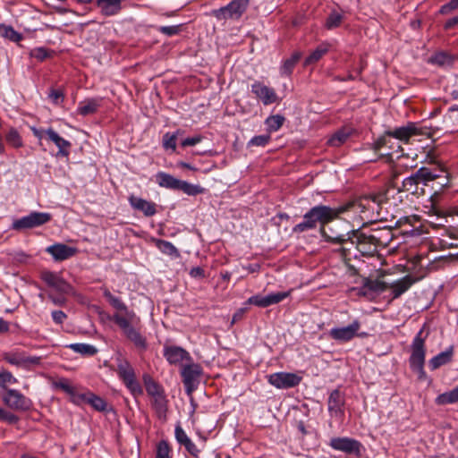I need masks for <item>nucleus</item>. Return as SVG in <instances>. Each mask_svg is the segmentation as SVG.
<instances>
[{
  "instance_id": "62",
  "label": "nucleus",
  "mask_w": 458,
  "mask_h": 458,
  "mask_svg": "<svg viewBox=\"0 0 458 458\" xmlns=\"http://www.w3.org/2000/svg\"><path fill=\"white\" fill-rule=\"evenodd\" d=\"M48 298L55 305L63 306L65 303V299L64 297H55L51 294L48 295Z\"/></svg>"
},
{
  "instance_id": "16",
  "label": "nucleus",
  "mask_w": 458,
  "mask_h": 458,
  "mask_svg": "<svg viewBox=\"0 0 458 458\" xmlns=\"http://www.w3.org/2000/svg\"><path fill=\"white\" fill-rule=\"evenodd\" d=\"M345 397L339 390H333L328 396L327 410L332 417L342 418L344 415Z\"/></svg>"
},
{
  "instance_id": "60",
  "label": "nucleus",
  "mask_w": 458,
  "mask_h": 458,
  "mask_svg": "<svg viewBox=\"0 0 458 458\" xmlns=\"http://www.w3.org/2000/svg\"><path fill=\"white\" fill-rule=\"evenodd\" d=\"M3 420L9 422L10 424H14L18 421V417L9 411H6Z\"/></svg>"
},
{
  "instance_id": "56",
  "label": "nucleus",
  "mask_w": 458,
  "mask_h": 458,
  "mask_svg": "<svg viewBox=\"0 0 458 458\" xmlns=\"http://www.w3.org/2000/svg\"><path fill=\"white\" fill-rule=\"evenodd\" d=\"M158 30L166 36H174L180 32V26H162Z\"/></svg>"
},
{
  "instance_id": "27",
  "label": "nucleus",
  "mask_w": 458,
  "mask_h": 458,
  "mask_svg": "<svg viewBox=\"0 0 458 458\" xmlns=\"http://www.w3.org/2000/svg\"><path fill=\"white\" fill-rule=\"evenodd\" d=\"M103 295L113 308L122 312L119 313L122 318H129V314L135 313L133 310H130L120 298L113 295L107 288L103 290Z\"/></svg>"
},
{
  "instance_id": "19",
  "label": "nucleus",
  "mask_w": 458,
  "mask_h": 458,
  "mask_svg": "<svg viewBox=\"0 0 458 458\" xmlns=\"http://www.w3.org/2000/svg\"><path fill=\"white\" fill-rule=\"evenodd\" d=\"M361 287L359 289L352 288V291H358L359 295H371L373 293H380L388 289V284L377 279H370L364 277L362 279Z\"/></svg>"
},
{
  "instance_id": "25",
  "label": "nucleus",
  "mask_w": 458,
  "mask_h": 458,
  "mask_svg": "<svg viewBox=\"0 0 458 458\" xmlns=\"http://www.w3.org/2000/svg\"><path fill=\"white\" fill-rule=\"evenodd\" d=\"M79 402L77 404L89 403L98 411H104L106 409V402L100 396L87 391L81 393V396H77Z\"/></svg>"
},
{
  "instance_id": "57",
  "label": "nucleus",
  "mask_w": 458,
  "mask_h": 458,
  "mask_svg": "<svg viewBox=\"0 0 458 458\" xmlns=\"http://www.w3.org/2000/svg\"><path fill=\"white\" fill-rule=\"evenodd\" d=\"M202 139L203 138L200 135H195L193 137H188V138L184 139L182 141V146L184 147V148L185 147H190V146H195L198 143L201 142Z\"/></svg>"
},
{
  "instance_id": "3",
  "label": "nucleus",
  "mask_w": 458,
  "mask_h": 458,
  "mask_svg": "<svg viewBox=\"0 0 458 458\" xmlns=\"http://www.w3.org/2000/svg\"><path fill=\"white\" fill-rule=\"evenodd\" d=\"M112 320L121 328L126 339L131 342L138 350H147V339L141 334L140 319L135 313L129 314V318H122L117 312L113 315Z\"/></svg>"
},
{
  "instance_id": "53",
  "label": "nucleus",
  "mask_w": 458,
  "mask_h": 458,
  "mask_svg": "<svg viewBox=\"0 0 458 458\" xmlns=\"http://www.w3.org/2000/svg\"><path fill=\"white\" fill-rule=\"evenodd\" d=\"M48 98L54 104L58 105L63 103L64 99V94L61 89H52L48 94Z\"/></svg>"
},
{
  "instance_id": "50",
  "label": "nucleus",
  "mask_w": 458,
  "mask_h": 458,
  "mask_svg": "<svg viewBox=\"0 0 458 458\" xmlns=\"http://www.w3.org/2000/svg\"><path fill=\"white\" fill-rule=\"evenodd\" d=\"M170 447L166 441H160L157 446L156 458H171L169 455Z\"/></svg>"
},
{
  "instance_id": "24",
  "label": "nucleus",
  "mask_w": 458,
  "mask_h": 458,
  "mask_svg": "<svg viewBox=\"0 0 458 458\" xmlns=\"http://www.w3.org/2000/svg\"><path fill=\"white\" fill-rule=\"evenodd\" d=\"M415 282L416 279L408 275L388 284V288L392 290V298H399L407 292Z\"/></svg>"
},
{
  "instance_id": "30",
  "label": "nucleus",
  "mask_w": 458,
  "mask_h": 458,
  "mask_svg": "<svg viewBox=\"0 0 458 458\" xmlns=\"http://www.w3.org/2000/svg\"><path fill=\"white\" fill-rule=\"evenodd\" d=\"M329 48L330 44L327 42H323L318 45L317 48L306 57L303 63L304 66H309L318 63L329 51Z\"/></svg>"
},
{
  "instance_id": "6",
  "label": "nucleus",
  "mask_w": 458,
  "mask_h": 458,
  "mask_svg": "<svg viewBox=\"0 0 458 458\" xmlns=\"http://www.w3.org/2000/svg\"><path fill=\"white\" fill-rule=\"evenodd\" d=\"M117 373L119 378L135 398L143 394V389L136 378L135 370L127 360L118 363Z\"/></svg>"
},
{
  "instance_id": "2",
  "label": "nucleus",
  "mask_w": 458,
  "mask_h": 458,
  "mask_svg": "<svg viewBox=\"0 0 458 458\" xmlns=\"http://www.w3.org/2000/svg\"><path fill=\"white\" fill-rule=\"evenodd\" d=\"M351 244H356L357 250L363 255H373L377 250L378 246H385L390 241L389 230H373L371 233L356 232L354 230L349 231Z\"/></svg>"
},
{
  "instance_id": "26",
  "label": "nucleus",
  "mask_w": 458,
  "mask_h": 458,
  "mask_svg": "<svg viewBox=\"0 0 458 458\" xmlns=\"http://www.w3.org/2000/svg\"><path fill=\"white\" fill-rule=\"evenodd\" d=\"M174 435L177 442L185 447V449L194 457H198L199 450L196 445L187 436L185 431L180 425H177L174 429Z\"/></svg>"
},
{
  "instance_id": "14",
  "label": "nucleus",
  "mask_w": 458,
  "mask_h": 458,
  "mask_svg": "<svg viewBox=\"0 0 458 458\" xmlns=\"http://www.w3.org/2000/svg\"><path fill=\"white\" fill-rule=\"evenodd\" d=\"M41 278L49 287L61 293L69 294L73 291L72 286L56 273L44 271L41 274Z\"/></svg>"
},
{
  "instance_id": "11",
  "label": "nucleus",
  "mask_w": 458,
  "mask_h": 458,
  "mask_svg": "<svg viewBox=\"0 0 458 458\" xmlns=\"http://www.w3.org/2000/svg\"><path fill=\"white\" fill-rule=\"evenodd\" d=\"M360 329V322L358 319L353 320L350 325L341 327H333L329 331V336L341 343H346L356 336H360L358 332Z\"/></svg>"
},
{
  "instance_id": "43",
  "label": "nucleus",
  "mask_w": 458,
  "mask_h": 458,
  "mask_svg": "<svg viewBox=\"0 0 458 458\" xmlns=\"http://www.w3.org/2000/svg\"><path fill=\"white\" fill-rule=\"evenodd\" d=\"M301 57V52H294L292 56L288 59H286L282 67H281V73L284 75H290L295 66V64L299 62V60Z\"/></svg>"
},
{
  "instance_id": "22",
  "label": "nucleus",
  "mask_w": 458,
  "mask_h": 458,
  "mask_svg": "<svg viewBox=\"0 0 458 458\" xmlns=\"http://www.w3.org/2000/svg\"><path fill=\"white\" fill-rule=\"evenodd\" d=\"M46 251L49 253L55 261H63L73 257L77 253V249L64 243H55L48 246Z\"/></svg>"
},
{
  "instance_id": "7",
  "label": "nucleus",
  "mask_w": 458,
  "mask_h": 458,
  "mask_svg": "<svg viewBox=\"0 0 458 458\" xmlns=\"http://www.w3.org/2000/svg\"><path fill=\"white\" fill-rule=\"evenodd\" d=\"M250 0H233L225 6L212 10L211 15L218 21L239 20L245 13Z\"/></svg>"
},
{
  "instance_id": "20",
  "label": "nucleus",
  "mask_w": 458,
  "mask_h": 458,
  "mask_svg": "<svg viewBox=\"0 0 458 458\" xmlns=\"http://www.w3.org/2000/svg\"><path fill=\"white\" fill-rule=\"evenodd\" d=\"M46 135L58 148L55 157L68 158L71 152L72 143L61 137L53 128L46 130Z\"/></svg>"
},
{
  "instance_id": "12",
  "label": "nucleus",
  "mask_w": 458,
  "mask_h": 458,
  "mask_svg": "<svg viewBox=\"0 0 458 458\" xmlns=\"http://www.w3.org/2000/svg\"><path fill=\"white\" fill-rule=\"evenodd\" d=\"M3 401L8 407L16 411H28L32 405L30 398L15 389H7Z\"/></svg>"
},
{
  "instance_id": "10",
  "label": "nucleus",
  "mask_w": 458,
  "mask_h": 458,
  "mask_svg": "<svg viewBox=\"0 0 458 458\" xmlns=\"http://www.w3.org/2000/svg\"><path fill=\"white\" fill-rule=\"evenodd\" d=\"M302 377L292 372H276L267 377L270 385L278 389H288L297 386L301 382Z\"/></svg>"
},
{
  "instance_id": "45",
  "label": "nucleus",
  "mask_w": 458,
  "mask_h": 458,
  "mask_svg": "<svg viewBox=\"0 0 458 458\" xmlns=\"http://www.w3.org/2000/svg\"><path fill=\"white\" fill-rule=\"evenodd\" d=\"M181 134V131L177 130L174 133L166 132L163 136L162 143L165 149L175 151L177 136Z\"/></svg>"
},
{
  "instance_id": "61",
  "label": "nucleus",
  "mask_w": 458,
  "mask_h": 458,
  "mask_svg": "<svg viewBox=\"0 0 458 458\" xmlns=\"http://www.w3.org/2000/svg\"><path fill=\"white\" fill-rule=\"evenodd\" d=\"M457 24H458V15L447 20L446 22L445 23L444 28L445 30H450Z\"/></svg>"
},
{
  "instance_id": "28",
  "label": "nucleus",
  "mask_w": 458,
  "mask_h": 458,
  "mask_svg": "<svg viewBox=\"0 0 458 458\" xmlns=\"http://www.w3.org/2000/svg\"><path fill=\"white\" fill-rule=\"evenodd\" d=\"M454 354V346H449L445 352L434 356L428 361V366L431 370H436L439 367L449 363L452 360Z\"/></svg>"
},
{
  "instance_id": "58",
  "label": "nucleus",
  "mask_w": 458,
  "mask_h": 458,
  "mask_svg": "<svg viewBox=\"0 0 458 458\" xmlns=\"http://www.w3.org/2000/svg\"><path fill=\"white\" fill-rule=\"evenodd\" d=\"M51 315L54 322L58 325L63 324L67 318V315L62 310H54Z\"/></svg>"
},
{
  "instance_id": "18",
  "label": "nucleus",
  "mask_w": 458,
  "mask_h": 458,
  "mask_svg": "<svg viewBox=\"0 0 458 458\" xmlns=\"http://www.w3.org/2000/svg\"><path fill=\"white\" fill-rule=\"evenodd\" d=\"M290 294V292L272 293L266 296L259 294L253 295L248 299V303L258 307L266 308L273 304H276L284 301Z\"/></svg>"
},
{
  "instance_id": "44",
  "label": "nucleus",
  "mask_w": 458,
  "mask_h": 458,
  "mask_svg": "<svg viewBox=\"0 0 458 458\" xmlns=\"http://www.w3.org/2000/svg\"><path fill=\"white\" fill-rule=\"evenodd\" d=\"M420 183L427 185L428 182L434 181L437 178V174H432L429 168L420 167L413 174Z\"/></svg>"
},
{
  "instance_id": "21",
  "label": "nucleus",
  "mask_w": 458,
  "mask_h": 458,
  "mask_svg": "<svg viewBox=\"0 0 458 458\" xmlns=\"http://www.w3.org/2000/svg\"><path fill=\"white\" fill-rule=\"evenodd\" d=\"M164 356L172 365L180 364L183 360H191L190 353L185 349L175 345L165 346Z\"/></svg>"
},
{
  "instance_id": "63",
  "label": "nucleus",
  "mask_w": 458,
  "mask_h": 458,
  "mask_svg": "<svg viewBox=\"0 0 458 458\" xmlns=\"http://www.w3.org/2000/svg\"><path fill=\"white\" fill-rule=\"evenodd\" d=\"M30 130L33 132V135L37 137L39 140L43 139L44 133L46 134V131L42 129H38L36 127H31Z\"/></svg>"
},
{
  "instance_id": "15",
  "label": "nucleus",
  "mask_w": 458,
  "mask_h": 458,
  "mask_svg": "<svg viewBox=\"0 0 458 458\" xmlns=\"http://www.w3.org/2000/svg\"><path fill=\"white\" fill-rule=\"evenodd\" d=\"M181 374L184 386L190 394L195 389L196 383L202 374V369L197 363H191L182 368Z\"/></svg>"
},
{
  "instance_id": "9",
  "label": "nucleus",
  "mask_w": 458,
  "mask_h": 458,
  "mask_svg": "<svg viewBox=\"0 0 458 458\" xmlns=\"http://www.w3.org/2000/svg\"><path fill=\"white\" fill-rule=\"evenodd\" d=\"M3 359L11 365L30 369L32 367L38 366L41 358L38 356H29L23 351H12L3 354Z\"/></svg>"
},
{
  "instance_id": "59",
  "label": "nucleus",
  "mask_w": 458,
  "mask_h": 458,
  "mask_svg": "<svg viewBox=\"0 0 458 458\" xmlns=\"http://www.w3.org/2000/svg\"><path fill=\"white\" fill-rule=\"evenodd\" d=\"M190 276L194 278H204L205 271L200 267H194L191 269Z\"/></svg>"
},
{
  "instance_id": "54",
  "label": "nucleus",
  "mask_w": 458,
  "mask_h": 458,
  "mask_svg": "<svg viewBox=\"0 0 458 458\" xmlns=\"http://www.w3.org/2000/svg\"><path fill=\"white\" fill-rule=\"evenodd\" d=\"M30 56L38 61H43L48 56V51L45 47H36L30 51Z\"/></svg>"
},
{
  "instance_id": "8",
  "label": "nucleus",
  "mask_w": 458,
  "mask_h": 458,
  "mask_svg": "<svg viewBox=\"0 0 458 458\" xmlns=\"http://www.w3.org/2000/svg\"><path fill=\"white\" fill-rule=\"evenodd\" d=\"M52 219V216L47 212H31L28 216L16 219L12 224V229L21 231L31 229L48 223Z\"/></svg>"
},
{
  "instance_id": "29",
  "label": "nucleus",
  "mask_w": 458,
  "mask_h": 458,
  "mask_svg": "<svg viewBox=\"0 0 458 458\" xmlns=\"http://www.w3.org/2000/svg\"><path fill=\"white\" fill-rule=\"evenodd\" d=\"M386 197L385 194H373L361 199V206L366 208H371L374 210L377 208V216H380V210L382 209V205L385 202Z\"/></svg>"
},
{
  "instance_id": "64",
  "label": "nucleus",
  "mask_w": 458,
  "mask_h": 458,
  "mask_svg": "<svg viewBox=\"0 0 458 458\" xmlns=\"http://www.w3.org/2000/svg\"><path fill=\"white\" fill-rule=\"evenodd\" d=\"M341 255L345 261H349L351 259L350 250L345 247L341 248Z\"/></svg>"
},
{
  "instance_id": "23",
  "label": "nucleus",
  "mask_w": 458,
  "mask_h": 458,
  "mask_svg": "<svg viewBox=\"0 0 458 458\" xmlns=\"http://www.w3.org/2000/svg\"><path fill=\"white\" fill-rule=\"evenodd\" d=\"M128 200L133 209L142 212L146 216H153L157 213V205L152 201L134 195L130 196Z\"/></svg>"
},
{
  "instance_id": "31",
  "label": "nucleus",
  "mask_w": 458,
  "mask_h": 458,
  "mask_svg": "<svg viewBox=\"0 0 458 458\" xmlns=\"http://www.w3.org/2000/svg\"><path fill=\"white\" fill-rule=\"evenodd\" d=\"M156 181L160 187L177 191L180 180L165 172L156 174Z\"/></svg>"
},
{
  "instance_id": "41",
  "label": "nucleus",
  "mask_w": 458,
  "mask_h": 458,
  "mask_svg": "<svg viewBox=\"0 0 458 458\" xmlns=\"http://www.w3.org/2000/svg\"><path fill=\"white\" fill-rule=\"evenodd\" d=\"M177 191H181L189 196H196L204 192V188L197 184H191L186 181L180 180Z\"/></svg>"
},
{
  "instance_id": "47",
  "label": "nucleus",
  "mask_w": 458,
  "mask_h": 458,
  "mask_svg": "<svg viewBox=\"0 0 458 458\" xmlns=\"http://www.w3.org/2000/svg\"><path fill=\"white\" fill-rule=\"evenodd\" d=\"M284 122V117L281 114L270 115L266 119V124L268 131H278Z\"/></svg>"
},
{
  "instance_id": "40",
  "label": "nucleus",
  "mask_w": 458,
  "mask_h": 458,
  "mask_svg": "<svg viewBox=\"0 0 458 458\" xmlns=\"http://www.w3.org/2000/svg\"><path fill=\"white\" fill-rule=\"evenodd\" d=\"M68 348L83 356H94L98 352V349L89 344H71Z\"/></svg>"
},
{
  "instance_id": "52",
  "label": "nucleus",
  "mask_w": 458,
  "mask_h": 458,
  "mask_svg": "<svg viewBox=\"0 0 458 458\" xmlns=\"http://www.w3.org/2000/svg\"><path fill=\"white\" fill-rule=\"evenodd\" d=\"M17 379L9 371L4 370L0 372V386L5 387L6 384H15Z\"/></svg>"
},
{
  "instance_id": "34",
  "label": "nucleus",
  "mask_w": 458,
  "mask_h": 458,
  "mask_svg": "<svg viewBox=\"0 0 458 458\" xmlns=\"http://www.w3.org/2000/svg\"><path fill=\"white\" fill-rule=\"evenodd\" d=\"M352 135V130L349 128H342L335 131L327 140V144L331 147H340L347 141Z\"/></svg>"
},
{
  "instance_id": "33",
  "label": "nucleus",
  "mask_w": 458,
  "mask_h": 458,
  "mask_svg": "<svg viewBox=\"0 0 458 458\" xmlns=\"http://www.w3.org/2000/svg\"><path fill=\"white\" fill-rule=\"evenodd\" d=\"M152 407L159 419L165 417L167 411V399L165 392L152 397Z\"/></svg>"
},
{
  "instance_id": "39",
  "label": "nucleus",
  "mask_w": 458,
  "mask_h": 458,
  "mask_svg": "<svg viewBox=\"0 0 458 458\" xmlns=\"http://www.w3.org/2000/svg\"><path fill=\"white\" fill-rule=\"evenodd\" d=\"M457 402H458V386L448 392H445V393H443V394L437 395V397L435 400V403L437 405H445V404L454 403Z\"/></svg>"
},
{
  "instance_id": "1",
  "label": "nucleus",
  "mask_w": 458,
  "mask_h": 458,
  "mask_svg": "<svg viewBox=\"0 0 458 458\" xmlns=\"http://www.w3.org/2000/svg\"><path fill=\"white\" fill-rule=\"evenodd\" d=\"M352 207V203L340 205L337 207H329L326 205H318L311 208L303 216L302 222L293 226V232L295 233L313 230L318 224L321 225V233L327 242L344 244L350 239L349 233L328 234L325 230V225L336 219L340 215L348 211Z\"/></svg>"
},
{
  "instance_id": "49",
  "label": "nucleus",
  "mask_w": 458,
  "mask_h": 458,
  "mask_svg": "<svg viewBox=\"0 0 458 458\" xmlns=\"http://www.w3.org/2000/svg\"><path fill=\"white\" fill-rule=\"evenodd\" d=\"M271 140V136L269 133L254 136L248 142L249 147L256 146V147H265Z\"/></svg>"
},
{
  "instance_id": "51",
  "label": "nucleus",
  "mask_w": 458,
  "mask_h": 458,
  "mask_svg": "<svg viewBox=\"0 0 458 458\" xmlns=\"http://www.w3.org/2000/svg\"><path fill=\"white\" fill-rule=\"evenodd\" d=\"M342 15L338 13H332L326 21V27L329 30L338 27L342 22Z\"/></svg>"
},
{
  "instance_id": "32",
  "label": "nucleus",
  "mask_w": 458,
  "mask_h": 458,
  "mask_svg": "<svg viewBox=\"0 0 458 458\" xmlns=\"http://www.w3.org/2000/svg\"><path fill=\"white\" fill-rule=\"evenodd\" d=\"M101 99L89 98L81 102L78 106V113L83 116L95 114L100 106Z\"/></svg>"
},
{
  "instance_id": "35",
  "label": "nucleus",
  "mask_w": 458,
  "mask_h": 458,
  "mask_svg": "<svg viewBox=\"0 0 458 458\" xmlns=\"http://www.w3.org/2000/svg\"><path fill=\"white\" fill-rule=\"evenodd\" d=\"M55 386L58 389L63 390L64 393L71 396L72 402L75 404L78 403L79 399L77 396H81V393H79L76 388L72 386L68 379L61 378L55 383Z\"/></svg>"
},
{
  "instance_id": "42",
  "label": "nucleus",
  "mask_w": 458,
  "mask_h": 458,
  "mask_svg": "<svg viewBox=\"0 0 458 458\" xmlns=\"http://www.w3.org/2000/svg\"><path fill=\"white\" fill-rule=\"evenodd\" d=\"M0 35L13 42H19L22 39L21 33L17 32L12 26L0 24Z\"/></svg>"
},
{
  "instance_id": "13",
  "label": "nucleus",
  "mask_w": 458,
  "mask_h": 458,
  "mask_svg": "<svg viewBox=\"0 0 458 458\" xmlns=\"http://www.w3.org/2000/svg\"><path fill=\"white\" fill-rule=\"evenodd\" d=\"M329 445L336 451L344 452L347 454H356L357 456L360 455V449L362 445L356 439L350 437H333Z\"/></svg>"
},
{
  "instance_id": "46",
  "label": "nucleus",
  "mask_w": 458,
  "mask_h": 458,
  "mask_svg": "<svg viewBox=\"0 0 458 458\" xmlns=\"http://www.w3.org/2000/svg\"><path fill=\"white\" fill-rule=\"evenodd\" d=\"M429 63L438 66H449L452 64L453 59L446 53L439 52L429 58Z\"/></svg>"
},
{
  "instance_id": "5",
  "label": "nucleus",
  "mask_w": 458,
  "mask_h": 458,
  "mask_svg": "<svg viewBox=\"0 0 458 458\" xmlns=\"http://www.w3.org/2000/svg\"><path fill=\"white\" fill-rule=\"evenodd\" d=\"M423 330H420L414 337L411 350V353L409 358V363L411 370L418 373L419 379H424L426 373L424 370L425 358H426V347L425 338L422 337Z\"/></svg>"
},
{
  "instance_id": "17",
  "label": "nucleus",
  "mask_w": 458,
  "mask_h": 458,
  "mask_svg": "<svg viewBox=\"0 0 458 458\" xmlns=\"http://www.w3.org/2000/svg\"><path fill=\"white\" fill-rule=\"evenodd\" d=\"M251 92L263 103L264 106L278 102V97L275 89L266 86L260 81H255L251 85Z\"/></svg>"
},
{
  "instance_id": "36",
  "label": "nucleus",
  "mask_w": 458,
  "mask_h": 458,
  "mask_svg": "<svg viewBox=\"0 0 458 458\" xmlns=\"http://www.w3.org/2000/svg\"><path fill=\"white\" fill-rule=\"evenodd\" d=\"M420 182L418 181L414 174L410 175L403 181V191L414 195H420L424 192V189L420 187Z\"/></svg>"
},
{
  "instance_id": "37",
  "label": "nucleus",
  "mask_w": 458,
  "mask_h": 458,
  "mask_svg": "<svg viewBox=\"0 0 458 458\" xmlns=\"http://www.w3.org/2000/svg\"><path fill=\"white\" fill-rule=\"evenodd\" d=\"M142 379L146 391L148 394L150 395L151 397L165 392L164 388L157 381H155L152 378V377L149 376L148 374H144Z\"/></svg>"
},
{
  "instance_id": "4",
  "label": "nucleus",
  "mask_w": 458,
  "mask_h": 458,
  "mask_svg": "<svg viewBox=\"0 0 458 458\" xmlns=\"http://www.w3.org/2000/svg\"><path fill=\"white\" fill-rule=\"evenodd\" d=\"M421 133L420 129L415 123H409L406 126L398 127L393 131H386L374 142L373 149L375 151L381 150L384 146H386L391 141V139H396L407 143L411 136Z\"/></svg>"
},
{
  "instance_id": "55",
  "label": "nucleus",
  "mask_w": 458,
  "mask_h": 458,
  "mask_svg": "<svg viewBox=\"0 0 458 458\" xmlns=\"http://www.w3.org/2000/svg\"><path fill=\"white\" fill-rule=\"evenodd\" d=\"M455 9H458V0H450L447 4L441 6L439 12L442 14H448Z\"/></svg>"
},
{
  "instance_id": "38",
  "label": "nucleus",
  "mask_w": 458,
  "mask_h": 458,
  "mask_svg": "<svg viewBox=\"0 0 458 458\" xmlns=\"http://www.w3.org/2000/svg\"><path fill=\"white\" fill-rule=\"evenodd\" d=\"M156 247L164 254L169 255L171 257L178 258L180 253L175 246L168 241L155 239L154 240Z\"/></svg>"
},
{
  "instance_id": "48",
  "label": "nucleus",
  "mask_w": 458,
  "mask_h": 458,
  "mask_svg": "<svg viewBox=\"0 0 458 458\" xmlns=\"http://www.w3.org/2000/svg\"><path fill=\"white\" fill-rule=\"evenodd\" d=\"M6 141L13 147L18 148L22 146V140L16 129H10L6 134Z\"/></svg>"
}]
</instances>
